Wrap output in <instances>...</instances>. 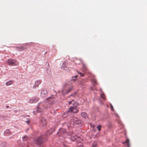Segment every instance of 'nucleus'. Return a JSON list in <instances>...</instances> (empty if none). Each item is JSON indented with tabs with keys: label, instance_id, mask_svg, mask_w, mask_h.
I'll return each mask as SVG.
<instances>
[{
	"label": "nucleus",
	"instance_id": "dca6fc26",
	"mask_svg": "<svg viewBox=\"0 0 147 147\" xmlns=\"http://www.w3.org/2000/svg\"><path fill=\"white\" fill-rule=\"evenodd\" d=\"M65 132V130L63 129H59L58 134L60 133L61 134L64 133Z\"/></svg>",
	"mask_w": 147,
	"mask_h": 147
},
{
	"label": "nucleus",
	"instance_id": "9b49d317",
	"mask_svg": "<svg viewBox=\"0 0 147 147\" xmlns=\"http://www.w3.org/2000/svg\"><path fill=\"white\" fill-rule=\"evenodd\" d=\"M54 130L55 128L53 130L52 129H51L46 133L45 134V136H48L49 135H51L54 131Z\"/></svg>",
	"mask_w": 147,
	"mask_h": 147
},
{
	"label": "nucleus",
	"instance_id": "f8f14e48",
	"mask_svg": "<svg viewBox=\"0 0 147 147\" xmlns=\"http://www.w3.org/2000/svg\"><path fill=\"white\" fill-rule=\"evenodd\" d=\"M81 115L82 116L85 118H86L88 117L87 114L85 112H82L81 113Z\"/></svg>",
	"mask_w": 147,
	"mask_h": 147
},
{
	"label": "nucleus",
	"instance_id": "473e14b6",
	"mask_svg": "<svg viewBox=\"0 0 147 147\" xmlns=\"http://www.w3.org/2000/svg\"><path fill=\"white\" fill-rule=\"evenodd\" d=\"M6 108H9V106H6Z\"/></svg>",
	"mask_w": 147,
	"mask_h": 147
},
{
	"label": "nucleus",
	"instance_id": "cd10ccee",
	"mask_svg": "<svg viewBox=\"0 0 147 147\" xmlns=\"http://www.w3.org/2000/svg\"><path fill=\"white\" fill-rule=\"evenodd\" d=\"M111 109L112 111H113L114 110V109L112 105H111Z\"/></svg>",
	"mask_w": 147,
	"mask_h": 147
},
{
	"label": "nucleus",
	"instance_id": "7c9ffc66",
	"mask_svg": "<svg viewBox=\"0 0 147 147\" xmlns=\"http://www.w3.org/2000/svg\"><path fill=\"white\" fill-rule=\"evenodd\" d=\"M74 77H75V78H77L78 77V75H76L75 76H74ZM74 76H73V77H72V78H74Z\"/></svg>",
	"mask_w": 147,
	"mask_h": 147
},
{
	"label": "nucleus",
	"instance_id": "f257e3e1",
	"mask_svg": "<svg viewBox=\"0 0 147 147\" xmlns=\"http://www.w3.org/2000/svg\"><path fill=\"white\" fill-rule=\"evenodd\" d=\"M78 104L76 102H74L73 103V107H71L69 109L68 112H73L74 113L78 112V110L77 109L76 107Z\"/></svg>",
	"mask_w": 147,
	"mask_h": 147
},
{
	"label": "nucleus",
	"instance_id": "6ab92c4d",
	"mask_svg": "<svg viewBox=\"0 0 147 147\" xmlns=\"http://www.w3.org/2000/svg\"><path fill=\"white\" fill-rule=\"evenodd\" d=\"M92 81L94 85L96 84H97V82L96 79H92Z\"/></svg>",
	"mask_w": 147,
	"mask_h": 147
},
{
	"label": "nucleus",
	"instance_id": "412c9836",
	"mask_svg": "<svg viewBox=\"0 0 147 147\" xmlns=\"http://www.w3.org/2000/svg\"><path fill=\"white\" fill-rule=\"evenodd\" d=\"M74 102H76L74 101V99L72 100H71L69 101L68 102V103L69 105H71L72 103L73 104V103Z\"/></svg>",
	"mask_w": 147,
	"mask_h": 147
},
{
	"label": "nucleus",
	"instance_id": "6e6552de",
	"mask_svg": "<svg viewBox=\"0 0 147 147\" xmlns=\"http://www.w3.org/2000/svg\"><path fill=\"white\" fill-rule=\"evenodd\" d=\"M47 92L46 90H42L40 93V96L41 97H45L47 96Z\"/></svg>",
	"mask_w": 147,
	"mask_h": 147
},
{
	"label": "nucleus",
	"instance_id": "4468645a",
	"mask_svg": "<svg viewBox=\"0 0 147 147\" xmlns=\"http://www.w3.org/2000/svg\"><path fill=\"white\" fill-rule=\"evenodd\" d=\"M73 88V87L72 86H70V87H69L68 89L66 91L65 94H68L70 92H71V91L72 90Z\"/></svg>",
	"mask_w": 147,
	"mask_h": 147
},
{
	"label": "nucleus",
	"instance_id": "bb28decb",
	"mask_svg": "<svg viewBox=\"0 0 147 147\" xmlns=\"http://www.w3.org/2000/svg\"><path fill=\"white\" fill-rule=\"evenodd\" d=\"M78 74H80V76H83L84 75V74H82V73H81V72H80L79 71H78Z\"/></svg>",
	"mask_w": 147,
	"mask_h": 147
},
{
	"label": "nucleus",
	"instance_id": "f03ea898",
	"mask_svg": "<svg viewBox=\"0 0 147 147\" xmlns=\"http://www.w3.org/2000/svg\"><path fill=\"white\" fill-rule=\"evenodd\" d=\"M71 139L72 141L76 142L80 141V137L73 133L71 134Z\"/></svg>",
	"mask_w": 147,
	"mask_h": 147
},
{
	"label": "nucleus",
	"instance_id": "0eeeda50",
	"mask_svg": "<svg viewBox=\"0 0 147 147\" xmlns=\"http://www.w3.org/2000/svg\"><path fill=\"white\" fill-rule=\"evenodd\" d=\"M40 125L43 127H45L47 125L46 119L44 117H42L40 121Z\"/></svg>",
	"mask_w": 147,
	"mask_h": 147
},
{
	"label": "nucleus",
	"instance_id": "f3484780",
	"mask_svg": "<svg viewBox=\"0 0 147 147\" xmlns=\"http://www.w3.org/2000/svg\"><path fill=\"white\" fill-rule=\"evenodd\" d=\"M83 65V68L85 71H87L88 70V68L87 67L86 65L84 64L83 63H82Z\"/></svg>",
	"mask_w": 147,
	"mask_h": 147
},
{
	"label": "nucleus",
	"instance_id": "20e7f679",
	"mask_svg": "<svg viewBox=\"0 0 147 147\" xmlns=\"http://www.w3.org/2000/svg\"><path fill=\"white\" fill-rule=\"evenodd\" d=\"M46 138H44V137L42 136L38 138L35 141V143L37 144H40L44 141V140H46Z\"/></svg>",
	"mask_w": 147,
	"mask_h": 147
},
{
	"label": "nucleus",
	"instance_id": "393cba45",
	"mask_svg": "<svg viewBox=\"0 0 147 147\" xmlns=\"http://www.w3.org/2000/svg\"><path fill=\"white\" fill-rule=\"evenodd\" d=\"M101 126L100 125H98L97 127V128L98 129L99 131H100L101 130Z\"/></svg>",
	"mask_w": 147,
	"mask_h": 147
},
{
	"label": "nucleus",
	"instance_id": "ddd939ff",
	"mask_svg": "<svg viewBox=\"0 0 147 147\" xmlns=\"http://www.w3.org/2000/svg\"><path fill=\"white\" fill-rule=\"evenodd\" d=\"M67 63L66 62L63 63L62 65V68L64 69H65L66 68L67 66Z\"/></svg>",
	"mask_w": 147,
	"mask_h": 147
},
{
	"label": "nucleus",
	"instance_id": "b1692460",
	"mask_svg": "<svg viewBox=\"0 0 147 147\" xmlns=\"http://www.w3.org/2000/svg\"><path fill=\"white\" fill-rule=\"evenodd\" d=\"M78 147H82L83 144L82 143H79L77 145Z\"/></svg>",
	"mask_w": 147,
	"mask_h": 147
},
{
	"label": "nucleus",
	"instance_id": "9d476101",
	"mask_svg": "<svg viewBox=\"0 0 147 147\" xmlns=\"http://www.w3.org/2000/svg\"><path fill=\"white\" fill-rule=\"evenodd\" d=\"M41 83V81L40 80H37L35 82L34 85L33 87L34 88H36Z\"/></svg>",
	"mask_w": 147,
	"mask_h": 147
},
{
	"label": "nucleus",
	"instance_id": "a211bd4d",
	"mask_svg": "<svg viewBox=\"0 0 147 147\" xmlns=\"http://www.w3.org/2000/svg\"><path fill=\"white\" fill-rule=\"evenodd\" d=\"M13 83L12 81L11 80L6 82V84L7 86H9L11 84Z\"/></svg>",
	"mask_w": 147,
	"mask_h": 147
},
{
	"label": "nucleus",
	"instance_id": "7ed1b4c3",
	"mask_svg": "<svg viewBox=\"0 0 147 147\" xmlns=\"http://www.w3.org/2000/svg\"><path fill=\"white\" fill-rule=\"evenodd\" d=\"M7 63L9 65L12 66H16L18 64V62L16 60L11 59L8 60Z\"/></svg>",
	"mask_w": 147,
	"mask_h": 147
},
{
	"label": "nucleus",
	"instance_id": "2f4dec72",
	"mask_svg": "<svg viewBox=\"0 0 147 147\" xmlns=\"http://www.w3.org/2000/svg\"><path fill=\"white\" fill-rule=\"evenodd\" d=\"M5 144V143H2L1 144V146H2L3 145H4Z\"/></svg>",
	"mask_w": 147,
	"mask_h": 147
},
{
	"label": "nucleus",
	"instance_id": "4be33fe9",
	"mask_svg": "<svg viewBox=\"0 0 147 147\" xmlns=\"http://www.w3.org/2000/svg\"><path fill=\"white\" fill-rule=\"evenodd\" d=\"M100 97L103 99L105 100V96L103 93H102L101 94Z\"/></svg>",
	"mask_w": 147,
	"mask_h": 147
},
{
	"label": "nucleus",
	"instance_id": "2eb2a0df",
	"mask_svg": "<svg viewBox=\"0 0 147 147\" xmlns=\"http://www.w3.org/2000/svg\"><path fill=\"white\" fill-rule=\"evenodd\" d=\"M123 143L126 144L128 147L129 146V139H127V140L123 142Z\"/></svg>",
	"mask_w": 147,
	"mask_h": 147
},
{
	"label": "nucleus",
	"instance_id": "39448f33",
	"mask_svg": "<svg viewBox=\"0 0 147 147\" xmlns=\"http://www.w3.org/2000/svg\"><path fill=\"white\" fill-rule=\"evenodd\" d=\"M46 100H48L49 103L50 105L53 104L55 100L54 95L51 96V97L47 98Z\"/></svg>",
	"mask_w": 147,
	"mask_h": 147
},
{
	"label": "nucleus",
	"instance_id": "c85d7f7f",
	"mask_svg": "<svg viewBox=\"0 0 147 147\" xmlns=\"http://www.w3.org/2000/svg\"><path fill=\"white\" fill-rule=\"evenodd\" d=\"M9 131V130H7L5 131V134H6L8 133Z\"/></svg>",
	"mask_w": 147,
	"mask_h": 147
},
{
	"label": "nucleus",
	"instance_id": "c756f323",
	"mask_svg": "<svg viewBox=\"0 0 147 147\" xmlns=\"http://www.w3.org/2000/svg\"><path fill=\"white\" fill-rule=\"evenodd\" d=\"M71 96H72V97H74V95H70V96H69L68 97V98H69Z\"/></svg>",
	"mask_w": 147,
	"mask_h": 147
},
{
	"label": "nucleus",
	"instance_id": "72a5a7b5",
	"mask_svg": "<svg viewBox=\"0 0 147 147\" xmlns=\"http://www.w3.org/2000/svg\"><path fill=\"white\" fill-rule=\"evenodd\" d=\"M70 123L71 124H72V121H71Z\"/></svg>",
	"mask_w": 147,
	"mask_h": 147
},
{
	"label": "nucleus",
	"instance_id": "1a4fd4ad",
	"mask_svg": "<svg viewBox=\"0 0 147 147\" xmlns=\"http://www.w3.org/2000/svg\"><path fill=\"white\" fill-rule=\"evenodd\" d=\"M38 100L39 99L37 97L34 98L30 99L29 100V102L30 103H34L37 102Z\"/></svg>",
	"mask_w": 147,
	"mask_h": 147
},
{
	"label": "nucleus",
	"instance_id": "5701e85b",
	"mask_svg": "<svg viewBox=\"0 0 147 147\" xmlns=\"http://www.w3.org/2000/svg\"><path fill=\"white\" fill-rule=\"evenodd\" d=\"M20 51H22V50H24L26 49V48L25 47H20Z\"/></svg>",
	"mask_w": 147,
	"mask_h": 147
},
{
	"label": "nucleus",
	"instance_id": "a878e982",
	"mask_svg": "<svg viewBox=\"0 0 147 147\" xmlns=\"http://www.w3.org/2000/svg\"><path fill=\"white\" fill-rule=\"evenodd\" d=\"M26 122L28 124H29L30 123V120L29 119H27Z\"/></svg>",
	"mask_w": 147,
	"mask_h": 147
},
{
	"label": "nucleus",
	"instance_id": "423d86ee",
	"mask_svg": "<svg viewBox=\"0 0 147 147\" xmlns=\"http://www.w3.org/2000/svg\"><path fill=\"white\" fill-rule=\"evenodd\" d=\"M73 121V123L75 124H78L81 123V121L78 118L76 117H73L71 119Z\"/></svg>",
	"mask_w": 147,
	"mask_h": 147
},
{
	"label": "nucleus",
	"instance_id": "aec40b11",
	"mask_svg": "<svg viewBox=\"0 0 147 147\" xmlns=\"http://www.w3.org/2000/svg\"><path fill=\"white\" fill-rule=\"evenodd\" d=\"M97 145V142H94L92 144V147H96Z\"/></svg>",
	"mask_w": 147,
	"mask_h": 147
}]
</instances>
